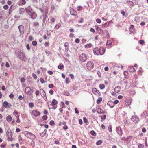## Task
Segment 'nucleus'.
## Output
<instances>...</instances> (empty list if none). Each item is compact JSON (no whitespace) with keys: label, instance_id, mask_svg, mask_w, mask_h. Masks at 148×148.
Instances as JSON below:
<instances>
[{"label":"nucleus","instance_id":"obj_1","mask_svg":"<svg viewBox=\"0 0 148 148\" xmlns=\"http://www.w3.org/2000/svg\"><path fill=\"white\" fill-rule=\"evenodd\" d=\"M88 59V56L85 53L81 54L79 56V59L80 61L84 62L86 61Z\"/></svg>","mask_w":148,"mask_h":148},{"label":"nucleus","instance_id":"obj_2","mask_svg":"<svg viewBox=\"0 0 148 148\" xmlns=\"http://www.w3.org/2000/svg\"><path fill=\"white\" fill-rule=\"evenodd\" d=\"M17 54L19 58L20 59L24 61H25L26 60V58L23 52L19 51L18 52Z\"/></svg>","mask_w":148,"mask_h":148},{"label":"nucleus","instance_id":"obj_3","mask_svg":"<svg viewBox=\"0 0 148 148\" xmlns=\"http://www.w3.org/2000/svg\"><path fill=\"white\" fill-rule=\"evenodd\" d=\"M101 47L99 48H95L93 50L94 54L95 55H102V53L101 52Z\"/></svg>","mask_w":148,"mask_h":148},{"label":"nucleus","instance_id":"obj_4","mask_svg":"<svg viewBox=\"0 0 148 148\" xmlns=\"http://www.w3.org/2000/svg\"><path fill=\"white\" fill-rule=\"evenodd\" d=\"M86 67L88 70H91L93 69L94 64L93 62L91 61L88 62L86 64Z\"/></svg>","mask_w":148,"mask_h":148},{"label":"nucleus","instance_id":"obj_5","mask_svg":"<svg viewBox=\"0 0 148 148\" xmlns=\"http://www.w3.org/2000/svg\"><path fill=\"white\" fill-rule=\"evenodd\" d=\"M31 114L35 117H37L40 115V113L36 110H34L32 111Z\"/></svg>","mask_w":148,"mask_h":148},{"label":"nucleus","instance_id":"obj_6","mask_svg":"<svg viewBox=\"0 0 148 148\" xmlns=\"http://www.w3.org/2000/svg\"><path fill=\"white\" fill-rule=\"evenodd\" d=\"M25 91L26 94L28 95H30L33 92L29 87H27L26 88Z\"/></svg>","mask_w":148,"mask_h":148},{"label":"nucleus","instance_id":"obj_7","mask_svg":"<svg viewBox=\"0 0 148 148\" xmlns=\"http://www.w3.org/2000/svg\"><path fill=\"white\" fill-rule=\"evenodd\" d=\"M18 28L19 29L20 34L21 35L23 34H24V27L23 25H20L18 26Z\"/></svg>","mask_w":148,"mask_h":148},{"label":"nucleus","instance_id":"obj_8","mask_svg":"<svg viewBox=\"0 0 148 148\" xmlns=\"http://www.w3.org/2000/svg\"><path fill=\"white\" fill-rule=\"evenodd\" d=\"M116 131L120 136H121L123 134V132L121 128L119 126L116 128Z\"/></svg>","mask_w":148,"mask_h":148},{"label":"nucleus","instance_id":"obj_9","mask_svg":"<svg viewBox=\"0 0 148 148\" xmlns=\"http://www.w3.org/2000/svg\"><path fill=\"white\" fill-rule=\"evenodd\" d=\"M70 12L71 15L77 16V18H78V17L77 16V12L73 9L71 8L70 9Z\"/></svg>","mask_w":148,"mask_h":148},{"label":"nucleus","instance_id":"obj_10","mask_svg":"<svg viewBox=\"0 0 148 148\" xmlns=\"http://www.w3.org/2000/svg\"><path fill=\"white\" fill-rule=\"evenodd\" d=\"M132 120L134 123H137L139 121V119L138 117L136 116H133L131 118Z\"/></svg>","mask_w":148,"mask_h":148},{"label":"nucleus","instance_id":"obj_11","mask_svg":"<svg viewBox=\"0 0 148 148\" xmlns=\"http://www.w3.org/2000/svg\"><path fill=\"white\" fill-rule=\"evenodd\" d=\"M25 10L28 14L29 15L33 11V10L29 6L26 8Z\"/></svg>","mask_w":148,"mask_h":148},{"label":"nucleus","instance_id":"obj_12","mask_svg":"<svg viewBox=\"0 0 148 148\" xmlns=\"http://www.w3.org/2000/svg\"><path fill=\"white\" fill-rule=\"evenodd\" d=\"M12 106L10 104H9L6 101H5L3 103V106L6 108H10Z\"/></svg>","mask_w":148,"mask_h":148},{"label":"nucleus","instance_id":"obj_13","mask_svg":"<svg viewBox=\"0 0 148 148\" xmlns=\"http://www.w3.org/2000/svg\"><path fill=\"white\" fill-rule=\"evenodd\" d=\"M30 16V18L32 19H35L37 16L36 14L34 12V11L29 15Z\"/></svg>","mask_w":148,"mask_h":148},{"label":"nucleus","instance_id":"obj_14","mask_svg":"<svg viewBox=\"0 0 148 148\" xmlns=\"http://www.w3.org/2000/svg\"><path fill=\"white\" fill-rule=\"evenodd\" d=\"M92 92L93 93L99 96L100 95V93L99 92L96 88H93L92 89Z\"/></svg>","mask_w":148,"mask_h":148},{"label":"nucleus","instance_id":"obj_15","mask_svg":"<svg viewBox=\"0 0 148 148\" xmlns=\"http://www.w3.org/2000/svg\"><path fill=\"white\" fill-rule=\"evenodd\" d=\"M132 101L131 99L129 98H126L125 100V104L127 106H129L131 105Z\"/></svg>","mask_w":148,"mask_h":148},{"label":"nucleus","instance_id":"obj_16","mask_svg":"<svg viewBox=\"0 0 148 148\" xmlns=\"http://www.w3.org/2000/svg\"><path fill=\"white\" fill-rule=\"evenodd\" d=\"M107 104L110 107L112 108L114 106V103L113 102L111 101H109L108 102Z\"/></svg>","mask_w":148,"mask_h":148},{"label":"nucleus","instance_id":"obj_17","mask_svg":"<svg viewBox=\"0 0 148 148\" xmlns=\"http://www.w3.org/2000/svg\"><path fill=\"white\" fill-rule=\"evenodd\" d=\"M134 25H130V27L129 29V31L132 33H134Z\"/></svg>","mask_w":148,"mask_h":148},{"label":"nucleus","instance_id":"obj_18","mask_svg":"<svg viewBox=\"0 0 148 148\" xmlns=\"http://www.w3.org/2000/svg\"><path fill=\"white\" fill-rule=\"evenodd\" d=\"M40 94L42 97L46 95L45 92L42 89H40Z\"/></svg>","mask_w":148,"mask_h":148},{"label":"nucleus","instance_id":"obj_19","mask_svg":"<svg viewBox=\"0 0 148 148\" xmlns=\"http://www.w3.org/2000/svg\"><path fill=\"white\" fill-rule=\"evenodd\" d=\"M96 30L98 31V32L99 34H101V33L102 30L100 27H98L97 25H96L95 26Z\"/></svg>","mask_w":148,"mask_h":148},{"label":"nucleus","instance_id":"obj_20","mask_svg":"<svg viewBox=\"0 0 148 148\" xmlns=\"http://www.w3.org/2000/svg\"><path fill=\"white\" fill-rule=\"evenodd\" d=\"M69 43L68 42H66L64 45V46L65 47V49L64 51L66 52H67L69 50V47H68Z\"/></svg>","mask_w":148,"mask_h":148},{"label":"nucleus","instance_id":"obj_21","mask_svg":"<svg viewBox=\"0 0 148 148\" xmlns=\"http://www.w3.org/2000/svg\"><path fill=\"white\" fill-rule=\"evenodd\" d=\"M25 10L23 8H21L19 10V14L22 15L24 13Z\"/></svg>","mask_w":148,"mask_h":148},{"label":"nucleus","instance_id":"obj_22","mask_svg":"<svg viewBox=\"0 0 148 148\" xmlns=\"http://www.w3.org/2000/svg\"><path fill=\"white\" fill-rule=\"evenodd\" d=\"M129 71L131 72H134L136 71L135 68L132 66H130L129 67Z\"/></svg>","mask_w":148,"mask_h":148},{"label":"nucleus","instance_id":"obj_23","mask_svg":"<svg viewBox=\"0 0 148 148\" xmlns=\"http://www.w3.org/2000/svg\"><path fill=\"white\" fill-rule=\"evenodd\" d=\"M58 103V101L55 99H53L52 101L51 105H56Z\"/></svg>","mask_w":148,"mask_h":148},{"label":"nucleus","instance_id":"obj_24","mask_svg":"<svg viewBox=\"0 0 148 148\" xmlns=\"http://www.w3.org/2000/svg\"><path fill=\"white\" fill-rule=\"evenodd\" d=\"M111 45V41L110 40H108L106 43V46L108 47H110Z\"/></svg>","mask_w":148,"mask_h":148},{"label":"nucleus","instance_id":"obj_25","mask_svg":"<svg viewBox=\"0 0 148 148\" xmlns=\"http://www.w3.org/2000/svg\"><path fill=\"white\" fill-rule=\"evenodd\" d=\"M121 89L118 87H116L114 88L115 92L116 93H118L120 91Z\"/></svg>","mask_w":148,"mask_h":148},{"label":"nucleus","instance_id":"obj_26","mask_svg":"<svg viewBox=\"0 0 148 148\" xmlns=\"http://www.w3.org/2000/svg\"><path fill=\"white\" fill-rule=\"evenodd\" d=\"M121 13L123 16L125 17H126L128 16V13L125 12L123 10H122L121 12Z\"/></svg>","mask_w":148,"mask_h":148},{"label":"nucleus","instance_id":"obj_27","mask_svg":"<svg viewBox=\"0 0 148 148\" xmlns=\"http://www.w3.org/2000/svg\"><path fill=\"white\" fill-rule=\"evenodd\" d=\"M47 130L46 129H45L44 131L42 133H41L40 134V135L41 137L44 136L46 134Z\"/></svg>","mask_w":148,"mask_h":148},{"label":"nucleus","instance_id":"obj_28","mask_svg":"<svg viewBox=\"0 0 148 148\" xmlns=\"http://www.w3.org/2000/svg\"><path fill=\"white\" fill-rule=\"evenodd\" d=\"M56 9V6L54 4H52L51 6V12H53L54 10Z\"/></svg>","mask_w":148,"mask_h":148},{"label":"nucleus","instance_id":"obj_29","mask_svg":"<svg viewBox=\"0 0 148 148\" xmlns=\"http://www.w3.org/2000/svg\"><path fill=\"white\" fill-rule=\"evenodd\" d=\"M12 118L10 115H8L6 117V120L8 121H12Z\"/></svg>","mask_w":148,"mask_h":148},{"label":"nucleus","instance_id":"obj_30","mask_svg":"<svg viewBox=\"0 0 148 148\" xmlns=\"http://www.w3.org/2000/svg\"><path fill=\"white\" fill-rule=\"evenodd\" d=\"M130 94L131 95H134L136 94L135 91L134 90H131L129 92Z\"/></svg>","mask_w":148,"mask_h":148},{"label":"nucleus","instance_id":"obj_31","mask_svg":"<svg viewBox=\"0 0 148 148\" xmlns=\"http://www.w3.org/2000/svg\"><path fill=\"white\" fill-rule=\"evenodd\" d=\"M47 12H46L45 13V15L44 16V17L43 18V22H44L45 21L46 19L47 16Z\"/></svg>","mask_w":148,"mask_h":148},{"label":"nucleus","instance_id":"obj_32","mask_svg":"<svg viewBox=\"0 0 148 148\" xmlns=\"http://www.w3.org/2000/svg\"><path fill=\"white\" fill-rule=\"evenodd\" d=\"M26 135L29 138L33 134L32 133L28 131H26Z\"/></svg>","mask_w":148,"mask_h":148},{"label":"nucleus","instance_id":"obj_33","mask_svg":"<svg viewBox=\"0 0 148 148\" xmlns=\"http://www.w3.org/2000/svg\"><path fill=\"white\" fill-rule=\"evenodd\" d=\"M64 68V66L63 64H59L58 66V68L60 69H62Z\"/></svg>","mask_w":148,"mask_h":148},{"label":"nucleus","instance_id":"obj_34","mask_svg":"<svg viewBox=\"0 0 148 148\" xmlns=\"http://www.w3.org/2000/svg\"><path fill=\"white\" fill-rule=\"evenodd\" d=\"M102 101V97H100L97 101V104H99Z\"/></svg>","mask_w":148,"mask_h":148},{"label":"nucleus","instance_id":"obj_35","mask_svg":"<svg viewBox=\"0 0 148 148\" xmlns=\"http://www.w3.org/2000/svg\"><path fill=\"white\" fill-rule=\"evenodd\" d=\"M63 94L64 95L67 96H69L70 95L69 92L66 91H64Z\"/></svg>","mask_w":148,"mask_h":148},{"label":"nucleus","instance_id":"obj_36","mask_svg":"<svg viewBox=\"0 0 148 148\" xmlns=\"http://www.w3.org/2000/svg\"><path fill=\"white\" fill-rule=\"evenodd\" d=\"M91 134L92 135L95 136H96V132L93 130H92L90 132Z\"/></svg>","mask_w":148,"mask_h":148},{"label":"nucleus","instance_id":"obj_37","mask_svg":"<svg viewBox=\"0 0 148 148\" xmlns=\"http://www.w3.org/2000/svg\"><path fill=\"white\" fill-rule=\"evenodd\" d=\"M31 146H32V148H34L35 147V141L32 140L31 143Z\"/></svg>","mask_w":148,"mask_h":148},{"label":"nucleus","instance_id":"obj_38","mask_svg":"<svg viewBox=\"0 0 148 148\" xmlns=\"http://www.w3.org/2000/svg\"><path fill=\"white\" fill-rule=\"evenodd\" d=\"M99 106H98V108L97 110V112L99 113H102V109L99 108Z\"/></svg>","mask_w":148,"mask_h":148},{"label":"nucleus","instance_id":"obj_39","mask_svg":"<svg viewBox=\"0 0 148 148\" xmlns=\"http://www.w3.org/2000/svg\"><path fill=\"white\" fill-rule=\"evenodd\" d=\"M83 119L84 122V123H86V124L87 125V123H88V121L87 119L86 118V117H83Z\"/></svg>","mask_w":148,"mask_h":148},{"label":"nucleus","instance_id":"obj_40","mask_svg":"<svg viewBox=\"0 0 148 148\" xmlns=\"http://www.w3.org/2000/svg\"><path fill=\"white\" fill-rule=\"evenodd\" d=\"M29 138L32 139H34L36 138V136L34 134H32V135H31Z\"/></svg>","mask_w":148,"mask_h":148},{"label":"nucleus","instance_id":"obj_41","mask_svg":"<svg viewBox=\"0 0 148 148\" xmlns=\"http://www.w3.org/2000/svg\"><path fill=\"white\" fill-rule=\"evenodd\" d=\"M112 127L111 125H109L108 127V130L110 132H112Z\"/></svg>","mask_w":148,"mask_h":148},{"label":"nucleus","instance_id":"obj_42","mask_svg":"<svg viewBox=\"0 0 148 148\" xmlns=\"http://www.w3.org/2000/svg\"><path fill=\"white\" fill-rule=\"evenodd\" d=\"M49 124L51 126H53L55 125V123L53 121L51 120L49 122Z\"/></svg>","mask_w":148,"mask_h":148},{"label":"nucleus","instance_id":"obj_43","mask_svg":"<svg viewBox=\"0 0 148 148\" xmlns=\"http://www.w3.org/2000/svg\"><path fill=\"white\" fill-rule=\"evenodd\" d=\"M32 44L34 46H36L37 45V42L36 41H33L32 42Z\"/></svg>","mask_w":148,"mask_h":148},{"label":"nucleus","instance_id":"obj_44","mask_svg":"<svg viewBox=\"0 0 148 148\" xmlns=\"http://www.w3.org/2000/svg\"><path fill=\"white\" fill-rule=\"evenodd\" d=\"M102 143V140H100L97 141L96 143V144L97 145H99L101 144Z\"/></svg>","mask_w":148,"mask_h":148},{"label":"nucleus","instance_id":"obj_45","mask_svg":"<svg viewBox=\"0 0 148 148\" xmlns=\"http://www.w3.org/2000/svg\"><path fill=\"white\" fill-rule=\"evenodd\" d=\"M138 148H143L144 146L143 145L141 144H139L138 145Z\"/></svg>","mask_w":148,"mask_h":148},{"label":"nucleus","instance_id":"obj_46","mask_svg":"<svg viewBox=\"0 0 148 148\" xmlns=\"http://www.w3.org/2000/svg\"><path fill=\"white\" fill-rule=\"evenodd\" d=\"M28 39L30 41H32L34 39V38L32 37V36L31 35L29 36Z\"/></svg>","mask_w":148,"mask_h":148},{"label":"nucleus","instance_id":"obj_47","mask_svg":"<svg viewBox=\"0 0 148 148\" xmlns=\"http://www.w3.org/2000/svg\"><path fill=\"white\" fill-rule=\"evenodd\" d=\"M60 24H57L56 25V26L55 27V28L56 29H57L60 27Z\"/></svg>","mask_w":148,"mask_h":148},{"label":"nucleus","instance_id":"obj_48","mask_svg":"<svg viewBox=\"0 0 148 148\" xmlns=\"http://www.w3.org/2000/svg\"><path fill=\"white\" fill-rule=\"evenodd\" d=\"M14 140V138L12 137H10L8 136L7 139L8 141H12Z\"/></svg>","mask_w":148,"mask_h":148},{"label":"nucleus","instance_id":"obj_49","mask_svg":"<svg viewBox=\"0 0 148 148\" xmlns=\"http://www.w3.org/2000/svg\"><path fill=\"white\" fill-rule=\"evenodd\" d=\"M54 86L53 84H50L49 85L48 87L50 88H53Z\"/></svg>","mask_w":148,"mask_h":148},{"label":"nucleus","instance_id":"obj_50","mask_svg":"<svg viewBox=\"0 0 148 148\" xmlns=\"http://www.w3.org/2000/svg\"><path fill=\"white\" fill-rule=\"evenodd\" d=\"M106 136H108V137L107 138L108 140H109L110 139V138H111V136L109 134L108 132L106 133Z\"/></svg>","mask_w":148,"mask_h":148},{"label":"nucleus","instance_id":"obj_51","mask_svg":"<svg viewBox=\"0 0 148 148\" xmlns=\"http://www.w3.org/2000/svg\"><path fill=\"white\" fill-rule=\"evenodd\" d=\"M34 106V104L32 102H30L29 103V106L30 108L33 107Z\"/></svg>","mask_w":148,"mask_h":148},{"label":"nucleus","instance_id":"obj_52","mask_svg":"<svg viewBox=\"0 0 148 148\" xmlns=\"http://www.w3.org/2000/svg\"><path fill=\"white\" fill-rule=\"evenodd\" d=\"M47 119V116L46 115H44L42 117V119L43 120H46Z\"/></svg>","mask_w":148,"mask_h":148},{"label":"nucleus","instance_id":"obj_53","mask_svg":"<svg viewBox=\"0 0 148 148\" xmlns=\"http://www.w3.org/2000/svg\"><path fill=\"white\" fill-rule=\"evenodd\" d=\"M65 81L66 83L68 84L70 82L69 78L68 77H66Z\"/></svg>","mask_w":148,"mask_h":148},{"label":"nucleus","instance_id":"obj_54","mask_svg":"<svg viewBox=\"0 0 148 148\" xmlns=\"http://www.w3.org/2000/svg\"><path fill=\"white\" fill-rule=\"evenodd\" d=\"M40 80L41 84H43L45 83V81L42 78H40Z\"/></svg>","mask_w":148,"mask_h":148},{"label":"nucleus","instance_id":"obj_55","mask_svg":"<svg viewBox=\"0 0 148 148\" xmlns=\"http://www.w3.org/2000/svg\"><path fill=\"white\" fill-rule=\"evenodd\" d=\"M11 132V130H8L6 132V135L7 136H9L10 134V132Z\"/></svg>","mask_w":148,"mask_h":148},{"label":"nucleus","instance_id":"obj_56","mask_svg":"<svg viewBox=\"0 0 148 148\" xmlns=\"http://www.w3.org/2000/svg\"><path fill=\"white\" fill-rule=\"evenodd\" d=\"M53 90H51L49 91V93L51 95H53Z\"/></svg>","mask_w":148,"mask_h":148},{"label":"nucleus","instance_id":"obj_57","mask_svg":"<svg viewBox=\"0 0 148 148\" xmlns=\"http://www.w3.org/2000/svg\"><path fill=\"white\" fill-rule=\"evenodd\" d=\"M34 25L35 26H38L39 23L38 22H35L34 23Z\"/></svg>","mask_w":148,"mask_h":148},{"label":"nucleus","instance_id":"obj_58","mask_svg":"<svg viewBox=\"0 0 148 148\" xmlns=\"http://www.w3.org/2000/svg\"><path fill=\"white\" fill-rule=\"evenodd\" d=\"M75 42L76 43H79L80 42V40L79 38H77L75 40Z\"/></svg>","mask_w":148,"mask_h":148},{"label":"nucleus","instance_id":"obj_59","mask_svg":"<svg viewBox=\"0 0 148 148\" xmlns=\"http://www.w3.org/2000/svg\"><path fill=\"white\" fill-rule=\"evenodd\" d=\"M139 42L140 44H143L145 43V41L144 40H139Z\"/></svg>","mask_w":148,"mask_h":148},{"label":"nucleus","instance_id":"obj_60","mask_svg":"<svg viewBox=\"0 0 148 148\" xmlns=\"http://www.w3.org/2000/svg\"><path fill=\"white\" fill-rule=\"evenodd\" d=\"M25 81V79L24 77L21 78V82H24Z\"/></svg>","mask_w":148,"mask_h":148},{"label":"nucleus","instance_id":"obj_61","mask_svg":"<svg viewBox=\"0 0 148 148\" xmlns=\"http://www.w3.org/2000/svg\"><path fill=\"white\" fill-rule=\"evenodd\" d=\"M79 123L81 125H82V124L83 122L81 119H79Z\"/></svg>","mask_w":148,"mask_h":148},{"label":"nucleus","instance_id":"obj_62","mask_svg":"<svg viewBox=\"0 0 148 148\" xmlns=\"http://www.w3.org/2000/svg\"><path fill=\"white\" fill-rule=\"evenodd\" d=\"M124 74L125 76H127L128 75V72L127 71H125L124 72Z\"/></svg>","mask_w":148,"mask_h":148},{"label":"nucleus","instance_id":"obj_63","mask_svg":"<svg viewBox=\"0 0 148 148\" xmlns=\"http://www.w3.org/2000/svg\"><path fill=\"white\" fill-rule=\"evenodd\" d=\"M32 75L33 78H34L35 79H37V77L36 74H33Z\"/></svg>","mask_w":148,"mask_h":148},{"label":"nucleus","instance_id":"obj_64","mask_svg":"<svg viewBox=\"0 0 148 148\" xmlns=\"http://www.w3.org/2000/svg\"><path fill=\"white\" fill-rule=\"evenodd\" d=\"M3 8L4 9L7 10L8 8V5H5L3 6Z\"/></svg>","mask_w":148,"mask_h":148}]
</instances>
